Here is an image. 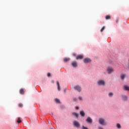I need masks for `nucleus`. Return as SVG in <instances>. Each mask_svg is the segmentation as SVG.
Here are the masks:
<instances>
[{"instance_id":"2eb2a0df","label":"nucleus","mask_w":129,"mask_h":129,"mask_svg":"<svg viewBox=\"0 0 129 129\" xmlns=\"http://www.w3.org/2000/svg\"><path fill=\"white\" fill-rule=\"evenodd\" d=\"M70 60V58H64L63 59V61L64 62H68V61Z\"/></svg>"},{"instance_id":"9d476101","label":"nucleus","mask_w":129,"mask_h":129,"mask_svg":"<svg viewBox=\"0 0 129 129\" xmlns=\"http://www.w3.org/2000/svg\"><path fill=\"white\" fill-rule=\"evenodd\" d=\"M125 76H126V75H125V74H121V76H120L121 79L122 80H123L124 78H125Z\"/></svg>"},{"instance_id":"b1692460","label":"nucleus","mask_w":129,"mask_h":129,"mask_svg":"<svg viewBox=\"0 0 129 129\" xmlns=\"http://www.w3.org/2000/svg\"><path fill=\"white\" fill-rule=\"evenodd\" d=\"M19 107H23V104L20 103V104H19Z\"/></svg>"},{"instance_id":"2f4dec72","label":"nucleus","mask_w":129,"mask_h":129,"mask_svg":"<svg viewBox=\"0 0 129 129\" xmlns=\"http://www.w3.org/2000/svg\"><path fill=\"white\" fill-rule=\"evenodd\" d=\"M128 68L129 69V66L128 67Z\"/></svg>"},{"instance_id":"bb28decb","label":"nucleus","mask_w":129,"mask_h":129,"mask_svg":"<svg viewBox=\"0 0 129 129\" xmlns=\"http://www.w3.org/2000/svg\"><path fill=\"white\" fill-rule=\"evenodd\" d=\"M47 76H48V77H50V76H51V74H50V73H48Z\"/></svg>"},{"instance_id":"0eeeda50","label":"nucleus","mask_w":129,"mask_h":129,"mask_svg":"<svg viewBox=\"0 0 129 129\" xmlns=\"http://www.w3.org/2000/svg\"><path fill=\"white\" fill-rule=\"evenodd\" d=\"M86 121H87V122H89V123H92V119L89 117L87 118Z\"/></svg>"},{"instance_id":"412c9836","label":"nucleus","mask_w":129,"mask_h":129,"mask_svg":"<svg viewBox=\"0 0 129 129\" xmlns=\"http://www.w3.org/2000/svg\"><path fill=\"white\" fill-rule=\"evenodd\" d=\"M117 127L118 128H120V127H121V126H120V124L117 123Z\"/></svg>"},{"instance_id":"5701e85b","label":"nucleus","mask_w":129,"mask_h":129,"mask_svg":"<svg viewBox=\"0 0 129 129\" xmlns=\"http://www.w3.org/2000/svg\"><path fill=\"white\" fill-rule=\"evenodd\" d=\"M112 95H113V93L111 92L109 93V96H112Z\"/></svg>"},{"instance_id":"39448f33","label":"nucleus","mask_w":129,"mask_h":129,"mask_svg":"<svg viewBox=\"0 0 129 129\" xmlns=\"http://www.w3.org/2000/svg\"><path fill=\"white\" fill-rule=\"evenodd\" d=\"M74 89H75V90H77V91H78L79 92H80V91H81V87H80V86H79V85L76 86L74 87Z\"/></svg>"},{"instance_id":"393cba45","label":"nucleus","mask_w":129,"mask_h":129,"mask_svg":"<svg viewBox=\"0 0 129 129\" xmlns=\"http://www.w3.org/2000/svg\"><path fill=\"white\" fill-rule=\"evenodd\" d=\"M82 129H88V128H87V127H85L84 126H83L82 127Z\"/></svg>"},{"instance_id":"6e6552de","label":"nucleus","mask_w":129,"mask_h":129,"mask_svg":"<svg viewBox=\"0 0 129 129\" xmlns=\"http://www.w3.org/2000/svg\"><path fill=\"white\" fill-rule=\"evenodd\" d=\"M76 59L77 60H78V59H83V55H79L77 56L76 57Z\"/></svg>"},{"instance_id":"7ed1b4c3","label":"nucleus","mask_w":129,"mask_h":129,"mask_svg":"<svg viewBox=\"0 0 129 129\" xmlns=\"http://www.w3.org/2000/svg\"><path fill=\"white\" fill-rule=\"evenodd\" d=\"M73 124L76 127H80V123L78 121L75 120L73 122Z\"/></svg>"},{"instance_id":"4be33fe9","label":"nucleus","mask_w":129,"mask_h":129,"mask_svg":"<svg viewBox=\"0 0 129 129\" xmlns=\"http://www.w3.org/2000/svg\"><path fill=\"white\" fill-rule=\"evenodd\" d=\"M104 29H105V27L103 26L100 30V32H103V31H104Z\"/></svg>"},{"instance_id":"4468645a","label":"nucleus","mask_w":129,"mask_h":129,"mask_svg":"<svg viewBox=\"0 0 129 129\" xmlns=\"http://www.w3.org/2000/svg\"><path fill=\"white\" fill-rule=\"evenodd\" d=\"M20 94H25V91H24V89H20Z\"/></svg>"},{"instance_id":"f03ea898","label":"nucleus","mask_w":129,"mask_h":129,"mask_svg":"<svg viewBox=\"0 0 129 129\" xmlns=\"http://www.w3.org/2000/svg\"><path fill=\"white\" fill-rule=\"evenodd\" d=\"M107 71L108 74H111L113 72V68L110 67H108L107 69Z\"/></svg>"},{"instance_id":"f8f14e48","label":"nucleus","mask_w":129,"mask_h":129,"mask_svg":"<svg viewBox=\"0 0 129 129\" xmlns=\"http://www.w3.org/2000/svg\"><path fill=\"white\" fill-rule=\"evenodd\" d=\"M56 84L57 86V89H58V91H60V84L59 83V82L57 81L56 82Z\"/></svg>"},{"instance_id":"aec40b11","label":"nucleus","mask_w":129,"mask_h":129,"mask_svg":"<svg viewBox=\"0 0 129 129\" xmlns=\"http://www.w3.org/2000/svg\"><path fill=\"white\" fill-rule=\"evenodd\" d=\"M55 101L56 102V103H60V100L58 99H55Z\"/></svg>"},{"instance_id":"a878e982","label":"nucleus","mask_w":129,"mask_h":129,"mask_svg":"<svg viewBox=\"0 0 129 129\" xmlns=\"http://www.w3.org/2000/svg\"><path fill=\"white\" fill-rule=\"evenodd\" d=\"M79 100H82V97L79 96Z\"/></svg>"},{"instance_id":"ddd939ff","label":"nucleus","mask_w":129,"mask_h":129,"mask_svg":"<svg viewBox=\"0 0 129 129\" xmlns=\"http://www.w3.org/2000/svg\"><path fill=\"white\" fill-rule=\"evenodd\" d=\"M72 115L74 116H76V117L78 118V114L76 112H73Z\"/></svg>"},{"instance_id":"9b49d317","label":"nucleus","mask_w":129,"mask_h":129,"mask_svg":"<svg viewBox=\"0 0 129 129\" xmlns=\"http://www.w3.org/2000/svg\"><path fill=\"white\" fill-rule=\"evenodd\" d=\"M80 115L81 116L84 117L85 116V113L84 112V111H81L80 112Z\"/></svg>"},{"instance_id":"c756f323","label":"nucleus","mask_w":129,"mask_h":129,"mask_svg":"<svg viewBox=\"0 0 129 129\" xmlns=\"http://www.w3.org/2000/svg\"><path fill=\"white\" fill-rule=\"evenodd\" d=\"M99 129H103L102 127H99Z\"/></svg>"},{"instance_id":"423d86ee","label":"nucleus","mask_w":129,"mask_h":129,"mask_svg":"<svg viewBox=\"0 0 129 129\" xmlns=\"http://www.w3.org/2000/svg\"><path fill=\"white\" fill-rule=\"evenodd\" d=\"M98 85H104V84H105V83L103 80H99V81H98Z\"/></svg>"},{"instance_id":"dca6fc26","label":"nucleus","mask_w":129,"mask_h":129,"mask_svg":"<svg viewBox=\"0 0 129 129\" xmlns=\"http://www.w3.org/2000/svg\"><path fill=\"white\" fill-rule=\"evenodd\" d=\"M124 90H129V87L127 86H124Z\"/></svg>"},{"instance_id":"c85d7f7f","label":"nucleus","mask_w":129,"mask_h":129,"mask_svg":"<svg viewBox=\"0 0 129 129\" xmlns=\"http://www.w3.org/2000/svg\"><path fill=\"white\" fill-rule=\"evenodd\" d=\"M76 109H79V107L78 106L76 107Z\"/></svg>"},{"instance_id":"a211bd4d","label":"nucleus","mask_w":129,"mask_h":129,"mask_svg":"<svg viewBox=\"0 0 129 129\" xmlns=\"http://www.w3.org/2000/svg\"><path fill=\"white\" fill-rule=\"evenodd\" d=\"M122 98L123 100H127V97L126 96H122Z\"/></svg>"},{"instance_id":"20e7f679","label":"nucleus","mask_w":129,"mask_h":129,"mask_svg":"<svg viewBox=\"0 0 129 129\" xmlns=\"http://www.w3.org/2000/svg\"><path fill=\"white\" fill-rule=\"evenodd\" d=\"M84 62L86 64H87V63H90V62H91V59H90V58H86L84 59Z\"/></svg>"},{"instance_id":"cd10ccee","label":"nucleus","mask_w":129,"mask_h":129,"mask_svg":"<svg viewBox=\"0 0 129 129\" xmlns=\"http://www.w3.org/2000/svg\"><path fill=\"white\" fill-rule=\"evenodd\" d=\"M73 100H74V101H77V98H74Z\"/></svg>"},{"instance_id":"f3484780","label":"nucleus","mask_w":129,"mask_h":129,"mask_svg":"<svg viewBox=\"0 0 129 129\" xmlns=\"http://www.w3.org/2000/svg\"><path fill=\"white\" fill-rule=\"evenodd\" d=\"M17 122L18 123H21V122H22V120H21V118L18 117V118L17 119Z\"/></svg>"},{"instance_id":"6ab92c4d","label":"nucleus","mask_w":129,"mask_h":129,"mask_svg":"<svg viewBox=\"0 0 129 129\" xmlns=\"http://www.w3.org/2000/svg\"><path fill=\"white\" fill-rule=\"evenodd\" d=\"M106 20H110V16L109 15H107L105 17Z\"/></svg>"},{"instance_id":"1a4fd4ad","label":"nucleus","mask_w":129,"mask_h":129,"mask_svg":"<svg viewBox=\"0 0 129 129\" xmlns=\"http://www.w3.org/2000/svg\"><path fill=\"white\" fill-rule=\"evenodd\" d=\"M73 67H77V62L76 61H74L72 63Z\"/></svg>"},{"instance_id":"7c9ffc66","label":"nucleus","mask_w":129,"mask_h":129,"mask_svg":"<svg viewBox=\"0 0 129 129\" xmlns=\"http://www.w3.org/2000/svg\"><path fill=\"white\" fill-rule=\"evenodd\" d=\"M73 56H76V53H73Z\"/></svg>"},{"instance_id":"f257e3e1","label":"nucleus","mask_w":129,"mask_h":129,"mask_svg":"<svg viewBox=\"0 0 129 129\" xmlns=\"http://www.w3.org/2000/svg\"><path fill=\"white\" fill-rule=\"evenodd\" d=\"M98 122L99 123L102 125H106V122H105V120L102 118H99Z\"/></svg>"}]
</instances>
